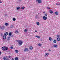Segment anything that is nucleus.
I'll use <instances>...</instances> for the list:
<instances>
[{"mask_svg":"<svg viewBox=\"0 0 60 60\" xmlns=\"http://www.w3.org/2000/svg\"><path fill=\"white\" fill-rule=\"evenodd\" d=\"M17 41L19 43V46H20L22 44V43H23V42L22 41H21L20 40H17Z\"/></svg>","mask_w":60,"mask_h":60,"instance_id":"f257e3e1","label":"nucleus"},{"mask_svg":"<svg viewBox=\"0 0 60 60\" xmlns=\"http://www.w3.org/2000/svg\"><path fill=\"white\" fill-rule=\"evenodd\" d=\"M2 49L4 50V51H5L6 50H7L8 49V47H3L2 48Z\"/></svg>","mask_w":60,"mask_h":60,"instance_id":"f03ea898","label":"nucleus"},{"mask_svg":"<svg viewBox=\"0 0 60 60\" xmlns=\"http://www.w3.org/2000/svg\"><path fill=\"white\" fill-rule=\"evenodd\" d=\"M43 19L44 20H46V19H47V17L44 16L43 17Z\"/></svg>","mask_w":60,"mask_h":60,"instance_id":"7ed1b4c3","label":"nucleus"},{"mask_svg":"<svg viewBox=\"0 0 60 60\" xmlns=\"http://www.w3.org/2000/svg\"><path fill=\"white\" fill-rule=\"evenodd\" d=\"M28 51V48H26L24 49V51L25 52H27Z\"/></svg>","mask_w":60,"mask_h":60,"instance_id":"20e7f679","label":"nucleus"},{"mask_svg":"<svg viewBox=\"0 0 60 60\" xmlns=\"http://www.w3.org/2000/svg\"><path fill=\"white\" fill-rule=\"evenodd\" d=\"M49 55V53H45V56H48Z\"/></svg>","mask_w":60,"mask_h":60,"instance_id":"39448f33","label":"nucleus"},{"mask_svg":"<svg viewBox=\"0 0 60 60\" xmlns=\"http://www.w3.org/2000/svg\"><path fill=\"white\" fill-rule=\"evenodd\" d=\"M37 2H38L39 4H41V0H39Z\"/></svg>","mask_w":60,"mask_h":60,"instance_id":"423d86ee","label":"nucleus"},{"mask_svg":"<svg viewBox=\"0 0 60 60\" xmlns=\"http://www.w3.org/2000/svg\"><path fill=\"white\" fill-rule=\"evenodd\" d=\"M3 38L4 40H5L6 39V36L5 35H4L3 37Z\"/></svg>","mask_w":60,"mask_h":60,"instance_id":"0eeeda50","label":"nucleus"},{"mask_svg":"<svg viewBox=\"0 0 60 60\" xmlns=\"http://www.w3.org/2000/svg\"><path fill=\"white\" fill-rule=\"evenodd\" d=\"M49 12L51 13H53V11L52 10H50L49 11Z\"/></svg>","mask_w":60,"mask_h":60,"instance_id":"6e6552de","label":"nucleus"},{"mask_svg":"<svg viewBox=\"0 0 60 60\" xmlns=\"http://www.w3.org/2000/svg\"><path fill=\"white\" fill-rule=\"evenodd\" d=\"M8 32H6L4 34V35H5V36L7 35H8Z\"/></svg>","mask_w":60,"mask_h":60,"instance_id":"1a4fd4ad","label":"nucleus"},{"mask_svg":"<svg viewBox=\"0 0 60 60\" xmlns=\"http://www.w3.org/2000/svg\"><path fill=\"white\" fill-rule=\"evenodd\" d=\"M33 49V47H32V46H30V49L31 50Z\"/></svg>","mask_w":60,"mask_h":60,"instance_id":"9d476101","label":"nucleus"},{"mask_svg":"<svg viewBox=\"0 0 60 60\" xmlns=\"http://www.w3.org/2000/svg\"><path fill=\"white\" fill-rule=\"evenodd\" d=\"M5 25L6 26H8L9 25V24H8L7 23H5Z\"/></svg>","mask_w":60,"mask_h":60,"instance_id":"9b49d317","label":"nucleus"},{"mask_svg":"<svg viewBox=\"0 0 60 60\" xmlns=\"http://www.w3.org/2000/svg\"><path fill=\"white\" fill-rule=\"evenodd\" d=\"M55 14H56V15H58V11L55 12Z\"/></svg>","mask_w":60,"mask_h":60,"instance_id":"f8f14e48","label":"nucleus"},{"mask_svg":"<svg viewBox=\"0 0 60 60\" xmlns=\"http://www.w3.org/2000/svg\"><path fill=\"white\" fill-rule=\"evenodd\" d=\"M53 47L55 48H57V45H53Z\"/></svg>","mask_w":60,"mask_h":60,"instance_id":"ddd939ff","label":"nucleus"},{"mask_svg":"<svg viewBox=\"0 0 60 60\" xmlns=\"http://www.w3.org/2000/svg\"><path fill=\"white\" fill-rule=\"evenodd\" d=\"M53 43H56V40H54L53 41Z\"/></svg>","mask_w":60,"mask_h":60,"instance_id":"4468645a","label":"nucleus"},{"mask_svg":"<svg viewBox=\"0 0 60 60\" xmlns=\"http://www.w3.org/2000/svg\"><path fill=\"white\" fill-rule=\"evenodd\" d=\"M4 26H2L1 27H0V28L2 29H4Z\"/></svg>","mask_w":60,"mask_h":60,"instance_id":"2eb2a0df","label":"nucleus"},{"mask_svg":"<svg viewBox=\"0 0 60 60\" xmlns=\"http://www.w3.org/2000/svg\"><path fill=\"white\" fill-rule=\"evenodd\" d=\"M24 31L25 32V33H26L27 31V29H25L24 30Z\"/></svg>","mask_w":60,"mask_h":60,"instance_id":"dca6fc26","label":"nucleus"},{"mask_svg":"<svg viewBox=\"0 0 60 60\" xmlns=\"http://www.w3.org/2000/svg\"><path fill=\"white\" fill-rule=\"evenodd\" d=\"M15 60H18V58L17 57H16L15 58Z\"/></svg>","mask_w":60,"mask_h":60,"instance_id":"f3484780","label":"nucleus"},{"mask_svg":"<svg viewBox=\"0 0 60 60\" xmlns=\"http://www.w3.org/2000/svg\"><path fill=\"white\" fill-rule=\"evenodd\" d=\"M36 24H37V25H40V23H39V22H36Z\"/></svg>","mask_w":60,"mask_h":60,"instance_id":"a211bd4d","label":"nucleus"},{"mask_svg":"<svg viewBox=\"0 0 60 60\" xmlns=\"http://www.w3.org/2000/svg\"><path fill=\"white\" fill-rule=\"evenodd\" d=\"M35 37H37L38 38H40L41 37H40V36H35Z\"/></svg>","mask_w":60,"mask_h":60,"instance_id":"6ab92c4d","label":"nucleus"},{"mask_svg":"<svg viewBox=\"0 0 60 60\" xmlns=\"http://www.w3.org/2000/svg\"><path fill=\"white\" fill-rule=\"evenodd\" d=\"M49 41H51V40H52V38H51V37H49Z\"/></svg>","mask_w":60,"mask_h":60,"instance_id":"aec40b11","label":"nucleus"},{"mask_svg":"<svg viewBox=\"0 0 60 60\" xmlns=\"http://www.w3.org/2000/svg\"><path fill=\"white\" fill-rule=\"evenodd\" d=\"M15 52L16 53H18V52H19V51L18 50H15Z\"/></svg>","mask_w":60,"mask_h":60,"instance_id":"412c9836","label":"nucleus"},{"mask_svg":"<svg viewBox=\"0 0 60 60\" xmlns=\"http://www.w3.org/2000/svg\"><path fill=\"white\" fill-rule=\"evenodd\" d=\"M16 8H17V10H19V9H20V7H17Z\"/></svg>","mask_w":60,"mask_h":60,"instance_id":"4be33fe9","label":"nucleus"},{"mask_svg":"<svg viewBox=\"0 0 60 60\" xmlns=\"http://www.w3.org/2000/svg\"><path fill=\"white\" fill-rule=\"evenodd\" d=\"M60 40V39L59 38H58L57 39V40L58 41H59Z\"/></svg>","mask_w":60,"mask_h":60,"instance_id":"5701e85b","label":"nucleus"},{"mask_svg":"<svg viewBox=\"0 0 60 60\" xmlns=\"http://www.w3.org/2000/svg\"><path fill=\"white\" fill-rule=\"evenodd\" d=\"M13 21H15L16 20V18H14L13 19Z\"/></svg>","mask_w":60,"mask_h":60,"instance_id":"b1692460","label":"nucleus"},{"mask_svg":"<svg viewBox=\"0 0 60 60\" xmlns=\"http://www.w3.org/2000/svg\"><path fill=\"white\" fill-rule=\"evenodd\" d=\"M35 19H36L38 18V16L37 15H36L35 17Z\"/></svg>","mask_w":60,"mask_h":60,"instance_id":"393cba45","label":"nucleus"},{"mask_svg":"<svg viewBox=\"0 0 60 60\" xmlns=\"http://www.w3.org/2000/svg\"><path fill=\"white\" fill-rule=\"evenodd\" d=\"M15 33H16V34H18L19 33V32H18V30H16L15 32Z\"/></svg>","mask_w":60,"mask_h":60,"instance_id":"a878e982","label":"nucleus"},{"mask_svg":"<svg viewBox=\"0 0 60 60\" xmlns=\"http://www.w3.org/2000/svg\"><path fill=\"white\" fill-rule=\"evenodd\" d=\"M6 57H7V56L4 57V58H3L4 59V60H5L6 58Z\"/></svg>","mask_w":60,"mask_h":60,"instance_id":"bb28decb","label":"nucleus"},{"mask_svg":"<svg viewBox=\"0 0 60 60\" xmlns=\"http://www.w3.org/2000/svg\"><path fill=\"white\" fill-rule=\"evenodd\" d=\"M11 33H9V35L10 36H11Z\"/></svg>","mask_w":60,"mask_h":60,"instance_id":"cd10ccee","label":"nucleus"},{"mask_svg":"<svg viewBox=\"0 0 60 60\" xmlns=\"http://www.w3.org/2000/svg\"><path fill=\"white\" fill-rule=\"evenodd\" d=\"M8 41H9L10 40V37H8V39H7Z\"/></svg>","mask_w":60,"mask_h":60,"instance_id":"c85d7f7f","label":"nucleus"},{"mask_svg":"<svg viewBox=\"0 0 60 60\" xmlns=\"http://www.w3.org/2000/svg\"><path fill=\"white\" fill-rule=\"evenodd\" d=\"M10 48L11 49H13V47L12 46H11L10 47Z\"/></svg>","mask_w":60,"mask_h":60,"instance_id":"c756f323","label":"nucleus"},{"mask_svg":"<svg viewBox=\"0 0 60 60\" xmlns=\"http://www.w3.org/2000/svg\"><path fill=\"white\" fill-rule=\"evenodd\" d=\"M21 9H25V7H22Z\"/></svg>","mask_w":60,"mask_h":60,"instance_id":"7c9ffc66","label":"nucleus"},{"mask_svg":"<svg viewBox=\"0 0 60 60\" xmlns=\"http://www.w3.org/2000/svg\"><path fill=\"white\" fill-rule=\"evenodd\" d=\"M45 17H47V14H45Z\"/></svg>","mask_w":60,"mask_h":60,"instance_id":"2f4dec72","label":"nucleus"},{"mask_svg":"<svg viewBox=\"0 0 60 60\" xmlns=\"http://www.w3.org/2000/svg\"><path fill=\"white\" fill-rule=\"evenodd\" d=\"M57 37H58V38H59V37H60V36H59V35H57Z\"/></svg>","mask_w":60,"mask_h":60,"instance_id":"473e14b6","label":"nucleus"},{"mask_svg":"<svg viewBox=\"0 0 60 60\" xmlns=\"http://www.w3.org/2000/svg\"><path fill=\"white\" fill-rule=\"evenodd\" d=\"M46 8L48 9H49L50 8V7H47Z\"/></svg>","mask_w":60,"mask_h":60,"instance_id":"72a5a7b5","label":"nucleus"},{"mask_svg":"<svg viewBox=\"0 0 60 60\" xmlns=\"http://www.w3.org/2000/svg\"><path fill=\"white\" fill-rule=\"evenodd\" d=\"M38 46H41V44H38Z\"/></svg>","mask_w":60,"mask_h":60,"instance_id":"f704fd0d","label":"nucleus"},{"mask_svg":"<svg viewBox=\"0 0 60 60\" xmlns=\"http://www.w3.org/2000/svg\"><path fill=\"white\" fill-rule=\"evenodd\" d=\"M57 4H58V5H60V3H57Z\"/></svg>","mask_w":60,"mask_h":60,"instance_id":"c9c22d12","label":"nucleus"},{"mask_svg":"<svg viewBox=\"0 0 60 60\" xmlns=\"http://www.w3.org/2000/svg\"><path fill=\"white\" fill-rule=\"evenodd\" d=\"M3 53V52H0V55H1V54H2Z\"/></svg>","mask_w":60,"mask_h":60,"instance_id":"e433bc0d","label":"nucleus"},{"mask_svg":"<svg viewBox=\"0 0 60 60\" xmlns=\"http://www.w3.org/2000/svg\"><path fill=\"white\" fill-rule=\"evenodd\" d=\"M10 28H12L13 27H12V26H10Z\"/></svg>","mask_w":60,"mask_h":60,"instance_id":"4c0bfd02","label":"nucleus"},{"mask_svg":"<svg viewBox=\"0 0 60 60\" xmlns=\"http://www.w3.org/2000/svg\"><path fill=\"white\" fill-rule=\"evenodd\" d=\"M8 57L9 58H10V57H11V56H8Z\"/></svg>","mask_w":60,"mask_h":60,"instance_id":"58836bf2","label":"nucleus"},{"mask_svg":"<svg viewBox=\"0 0 60 60\" xmlns=\"http://www.w3.org/2000/svg\"><path fill=\"white\" fill-rule=\"evenodd\" d=\"M11 60H14V58H12V59H11Z\"/></svg>","mask_w":60,"mask_h":60,"instance_id":"ea45409f","label":"nucleus"},{"mask_svg":"<svg viewBox=\"0 0 60 60\" xmlns=\"http://www.w3.org/2000/svg\"><path fill=\"white\" fill-rule=\"evenodd\" d=\"M39 0H36V2H37Z\"/></svg>","mask_w":60,"mask_h":60,"instance_id":"a19ab883","label":"nucleus"},{"mask_svg":"<svg viewBox=\"0 0 60 60\" xmlns=\"http://www.w3.org/2000/svg\"><path fill=\"white\" fill-rule=\"evenodd\" d=\"M4 15L5 16H7V14L5 15Z\"/></svg>","mask_w":60,"mask_h":60,"instance_id":"79ce46f5","label":"nucleus"},{"mask_svg":"<svg viewBox=\"0 0 60 60\" xmlns=\"http://www.w3.org/2000/svg\"><path fill=\"white\" fill-rule=\"evenodd\" d=\"M56 5H58V4H57V3H56Z\"/></svg>","mask_w":60,"mask_h":60,"instance_id":"37998d69","label":"nucleus"},{"mask_svg":"<svg viewBox=\"0 0 60 60\" xmlns=\"http://www.w3.org/2000/svg\"><path fill=\"white\" fill-rule=\"evenodd\" d=\"M49 51H51V50L50 49H49Z\"/></svg>","mask_w":60,"mask_h":60,"instance_id":"c03bdc74","label":"nucleus"},{"mask_svg":"<svg viewBox=\"0 0 60 60\" xmlns=\"http://www.w3.org/2000/svg\"><path fill=\"white\" fill-rule=\"evenodd\" d=\"M43 12L44 13H45V11H44Z\"/></svg>","mask_w":60,"mask_h":60,"instance_id":"a18cd8bd","label":"nucleus"},{"mask_svg":"<svg viewBox=\"0 0 60 60\" xmlns=\"http://www.w3.org/2000/svg\"><path fill=\"white\" fill-rule=\"evenodd\" d=\"M35 33H36V32H37V30H35Z\"/></svg>","mask_w":60,"mask_h":60,"instance_id":"49530a36","label":"nucleus"},{"mask_svg":"<svg viewBox=\"0 0 60 60\" xmlns=\"http://www.w3.org/2000/svg\"><path fill=\"white\" fill-rule=\"evenodd\" d=\"M3 34H1V36H3Z\"/></svg>","mask_w":60,"mask_h":60,"instance_id":"de8ad7c7","label":"nucleus"},{"mask_svg":"<svg viewBox=\"0 0 60 60\" xmlns=\"http://www.w3.org/2000/svg\"><path fill=\"white\" fill-rule=\"evenodd\" d=\"M0 3H2V2H1V1H0Z\"/></svg>","mask_w":60,"mask_h":60,"instance_id":"09e8293b","label":"nucleus"}]
</instances>
